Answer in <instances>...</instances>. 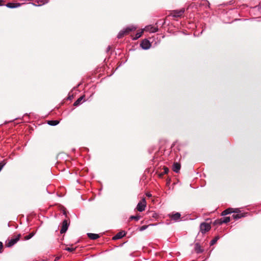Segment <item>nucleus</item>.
<instances>
[{
	"label": "nucleus",
	"mask_w": 261,
	"mask_h": 261,
	"mask_svg": "<svg viewBox=\"0 0 261 261\" xmlns=\"http://www.w3.org/2000/svg\"><path fill=\"white\" fill-rule=\"evenodd\" d=\"M143 30L149 33H155L158 31V27L153 26L152 25H148L145 27Z\"/></svg>",
	"instance_id": "nucleus-6"
},
{
	"label": "nucleus",
	"mask_w": 261,
	"mask_h": 261,
	"mask_svg": "<svg viewBox=\"0 0 261 261\" xmlns=\"http://www.w3.org/2000/svg\"><path fill=\"white\" fill-rule=\"evenodd\" d=\"M230 217H224L223 218H221L219 220V223L220 224H221L222 223H228L230 221Z\"/></svg>",
	"instance_id": "nucleus-15"
},
{
	"label": "nucleus",
	"mask_w": 261,
	"mask_h": 261,
	"mask_svg": "<svg viewBox=\"0 0 261 261\" xmlns=\"http://www.w3.org/2000/svg\"><path fill=\"white\" fill-rule=\"evenodd\" d=\"M84 98V96H82L80 97H79L74 103L73 105L74 106H79L81 103L82 101L83 100Z\"/></svg>",
	"instance_id": "nucleus-17"
},
{
	"label": "nucleus",
	"mask_w": 261,
	"mask_h": 261,
	"mask_svg": "<svg viewBox=\"0 0 261 261\" xmlns=\"http://www.w3.org/2000/svg\"><path fill=\"white\" fill-rule=\"evenodd\" d=\"M143 32H144V30H142L141 31L137 33L135 35V36L133 38V39L137 40L138 38H139L140 37H141V36L142 35Z\"/></svg>",
	"instance_id": "nucleus-18"
},
{
	"label": "nucleus",
	"mask_w": 261,
	"mask_h": 261,
	"mask_svg": "<svg viewBox=\"0 0 261 261\" xmlns=\"http://www.w3.org/2000/svg\"><path fill=\"white\" fill-rule=\"evenodd\" d=\"M180 169V165L178 163H174L173 165L172 169L173 171L176 173H178Z\"/></svg>",
	"instance_id": "nucleus-13"
},
{
	"label": "nucleus",
	"mask_w": 261,
	"mask_h": 261,
	"mask_svg": "<svg viewBox=\"0 0 261 261\" xmlns=\"http://www.w3.org/2000/svg\"><path fill=\"white\" fill-rule=\"evenodd\" d=\"M137 28L133 25L129 26L123 30L121 31L117 35V38L120 39L123 37L124 35L128 34L129 32L136 30Z\"/></svg>",
	"instance_id": "nucleus-1"
},
{
	"label": "nucleus",
	"mask_w": 261,
	"mask_h": 261,
	"mask_svg": "<svg viewBox=\"0 0 261 261\" xmlns=\"http://www.w3.org/2000/svg\"><path fill=\"white\" fill-rule=\"evenodd\" d=\"M68 224L67 220H64L63 222V223H62V228L60 230V233H65L68 229Z\"/></svg>",
	"instance_id": "nucleus-9"
},
{
	"label": "nucleus",
	"mask_w": 261,
	"mask_h": 261,
	"mask_svg": "<svg viewBox=\"0 0 261 261\" xmlns=\"http://www.w3.org/2000/svg\"><path fill=\"white\" fill-rule=\"evenodd\" d=\"M244 216L243 215V214H233L232 215V217L234 219H240L242 217H243Z\"/></svg>",
	"instance_id": "nucleus-20"
},
{
	"label": "nucleus",
	"mask_w": 261,
	"mask_h": 261,
	"mask_svg": "<svg viewBox=\"0 0 261 261\" xmlns=\"http://www.w3.org/2000/svg\"><path fill=\"white\" fill-rule=\"evenodd\" d=\"M3 1L0 0V6H3Z\"/></svg>",
	"instance_id": "nucleus-30"
},
{
	"label": "nucleus",
	"mask_w": 261,
	"mask_h": 261,
	"mask_svg": "<svg viewBox=\"0 0 261 261\" xmlns=\"http://www.w3.org/2000/svg\"><path fill=\"white\" fill-rule=\"evenodd\" d=\"M35 235V232H32L29 235H27L24 237L25 240H28L32 238Z\"/></svg>",
	"instance_id": "nucleus-21"
},
{
	"label": "nucleus",
	"mask_w": 261,
	"mask_h": 261,
	"mask_svg": "<svg viewBox=\"0 0 261 261\" xmlns=\"http://www.w3.org/2000/svg\"><path fill=\"white\" fill-rule=\"evenodd\" d=\"M170 218L175 221H177L180 218V214L179 213L169 215Z\"/></svg>",
	"instance_id": "nucleus-10"
},
{
	"label": "nucleus",
	"mask_w": 261,
	"mask_h": 261,
	"mask_svg": "<svg viewBox=\"0 0 261 261\" xmlns=\"http://www.w3.org/2000/svg\"><path fill=\"white\" fill-rule=\"evenodd\" d=\"M218 237H216L215 239L211 241V245H213L217 241Z\"/></svg>",
	"instance_id": "nucleus-25"
},
{
	"label": "nucleus",
	"mask_w": 261,
	"mask_h": 261,
	"mask_svg": "<svg viewBox=\"0 0 261 261\" xmlns=\"http://www.w3.org/2000/svg\"><path fill=\"white\" fill-rule=\"evenodd\" d=\"M59 259V257H56V259H55V261H57V260H58Z\"/></svg>",
	"instance_id": "nucleus-31"
},
{
	"label": "nucleus",
	"mask_w": 261,
	"mask_h": 261,
	"mask_svg": "<svg viewBox=\"0 0 261 261\" xmlns=\"http://www.w3.org/2000/svg\"><path fill=\"white\" fill-rule=\"evenodd\" d=\"M149 225H143L141 227H140L139 228V230L140 231H142L144 230H145L148 227Z\"/></svg>",
	"instance_id": "nucleus-23"
},
{
	"label": "nucleus",
	"mask_w": 261,
	"mask_h": 261,
	"mask_svg": "<svg viewBox=\"0 0 261 261\" xmlns=\"http://www.w3.org/2000/svg\"><path fill=\"white\" fill-rule=\"evenodd\" d=\"M131 220H135L136 221H138L140 219V216H132L129 218Z\"/></svg>",
	"instance_id": "nucleus-22"
},
{
	"label": "nucleus",
	"mask_w": 261,
	"mask_h": 261,
	"mask_svg": "<svg viewBox=\"0 0 261 261\" xmlns=\"http://www.w3.org/2000/svg\"><path fill=\"white\" fill-rule=\"evenodd\" d=\"M59 123V121L58 120H49L48 121L47 123L51 126H55L57 125Z\"/></svg>",
	"instance_id": "nucleus-19"
},
{
	"label": "nucleus",
	"mask_w": 261,
	"mask_h": 261,
	"mask_svg": "<svg viewBox=\"0 0 261 261\" xmlns=\"http://www.w3.org/2000/svg\"><path fill=\"white\" fill-rule=\"evenodd\" d=\"M146 196H147L148 197H151L152 196L151 194V193H147L146 194Z\"/></svg>",
	"instance_id": "nucleus-29"
},
{
	"label": "nucleus",
	"mask_w": 261,
	"mask_h": 261,
	"mask_svg": "<svg viewBox=\"0 0 261 261\" xmlns=\"http://www.w3.org/2000/svg\"><path fill=\"white\" fill-rule=\"evenodd\" d=\"M146 206V202L145 198H143L137 204V209L139 212H143Z\"/></svg>",
	"instance_id": "nucleus-3"
},
{
	"label": "nucleus",
	"mask_w": 261,
	"mask_h": 261,
	"mask_svg": "<svg viewBox=\"0 0 261 261\" xmlns=\"http://www.w3.org/2000/svg\"><path fill=\"white\" fill-rule=\"evenodd\" d=\"M211 225L210 224L207 223H202L200 224V230L202 233H205L206 232L209 231L211 229Z\"/></svg>",
	"instance_id": "nucleus-5"
},
{
	"label": "nucleus",
	"mask_w": 261,
	"mask_h": 261,
	"mask_svg": "<svg viewBox=\"0 0 261 261\" xmlns=\"http://www.w3.org/2000/svg\"><path fill=\"white\" fill-rule=\"evenodd\" d=\"M32 4H33V5H34V6H37V5H36V4H34V3H32Z\"/></svg>",
	"instance_id": "nucleus-32"
},
{
	"label": "nucleus",
	"mask_w": 261,
	"mask_h": 261,
	"mask_svg": "<svg viewBox=\"0 0 261 261\" xmlns=\"http://www.w3.org/2000/svg\"><path fill=\"white\" fill-rule=\"evenodd\" d=\"M163 170H164V173L165 174H167L169 171V169L167 168V167H164L163 168Z\"/></svg>",
	"instance_id": "nucleus-26"
},
{
	"label": "nucleus",
	"mask_w": 261,
	"mask_h": 261,
	"mask_svg": "<svg viewBox=\"0 0 261 261\" xmlns=\"http://www.w3.org/2000/svg\"><path fill=\"white\" fill-rule=\"evenodd\" d=\"M6 6L9 8H15L20 7L21 4L19 3H9Z\"/></svg>",
	"instance_id": "nucleus-12"
},
{
	"label": "nucleus",
	"mask_w": 261,
	"mask_h": 261,
	"mask_svg": "<svg viewBox=\"0 0 261 261\" xmlns=\"http://www.w3.org/2000/svg\"><path fill=\"white\" fill-rule=\"evenodd\" d=\"M87 235L88 237L91 240H96L99 237V235L96 233H88Z\"/></svg>",
	"instance_id": "nucleus-16"
},
{
	"label": "nucleus",
	"mask_w": 261,
	"mask_h": 261,
	"mask_svg": "<svg viewBox=\"0 0 261 261\" xmlns=\"http://www.w3.org/2000/svg\"><path fill=\"white\" fill-rule=\"evenodd\" d=\"M21 235L20 234H18L16 237L14 238H12L10 240H8L6 241V245L7 247H10L15 244L20 239Z\"/></svg>",
	"instance_id": "nucleus-2"
},
{
	"label": "nucleus",
	"mask_w": 261,
	"mask_h": 261,
	"mask_svg": "<svg viewBox=\"0 0 261 261\" xmlns=\"http://www.w3.org/2000/svg\"><path fill=\"white\" fill-rule=\"evenodd\" d=\"M4 166V164H3L2 163H0V171H1L2 168H3Z\"/></svg>",
	"instance_id": "nucleus-28"
},
{
	"label": "nucleus",
	"mask_w": 261,
	"mask_h": 261,
	"mask_svg": "<svg viewBox=\"0 0 261 261\" xmlns=\"http://www.w3.org/2000/svg\"><path fill=\"white\" fill-rule=\"evenodd\" d=\"M185 9L182 8L180 10H174L171 12L170 15L174 17H181L185 12Z\"/></svg>",
	"instance_id": "nucleus-4"
},
{
	"label": "nucleus",
	"mask_w": 261,
	"mask_h": 261,
	"mask_svg": "<svg viewBox=\"0 0 261 261\" xmlns=\"http://www.w3.org/2000/svg\"><path fill=\"white\" fill-rule=\"evenodd\" d=\"M239 211L238 208H228L222 213V215L224 216L232 213H238Z\"/></svg>",
	"instance_id": "nucleus-8"
},
{
	"label": "nucleus",
	"mask_w": 261,
	"mask_h": 261,
	"mask_svg": "<svg viewBox=\"0 0 261 261\" xmlns=\"http://www.w3.org/2000/svg\"><path fill=\"white\" fill-rule=\"evenodd\" d=\"M194 249L197 253H202L203 251V250L201 249L200 245L198 243L195 244Z\"/></svg>",
	"instance_id": "nucleus-14"
},
{
	"label": "nucleus",
	"mask_w": 261,
	"mask_h": 261,
	"mask_svg": "<svg viewBox=\"0 0 261 261\" xmlns=\"http://www.w3.org/2000/svg\"><path fill=\"white\" fill-rule=\"evenodd\" d=\"M65 250L69 252H72L75 250V248L67 247Z\"/></svg>",
	"instance_id": "nucleus-24"
},
{
	"label": "nucleus",
	"mask_w": 261,
	"mask_h": 261,
	"mask_svg": "<svg viewBox=\"0 0 261 261\" xmlns=\"http://www.w3.org/2000/svg\"><path fill=\"white\" fill-rule=\"evenodd\" d=\"M140 46L144 49H148L150 47L151 43L148 40L144 39L141 42Z\"/></svg>",
	"instance_id": "nucleus-7"
},
{
	"label": "nucleus",
	"mask_w": 261,
	"mask_h": 261,
	"mask_svg": "<svg viewBox=\"0 0 261 261\" xmlns=\"http://www.w3.org/2000/svg\"><path fill=\"white\" fill-rule=\"evenodd\" d=\"M125 234H126V233L124 231H120V232H118V233H117L115 236H114L113 237V240H116L121 239L124 236H125Z\"/></svg>",
	"instance_id": "nucleus-11"
},
{
	"label": "nucleus",
	"mask_w": 261,
	"mask_h": 261,
	"mask_svg": "<svg viewBox=\"0 0 261 261\" xmlns=\"http://www.w3.org/2000/svg\"><path fill=\"white\" fill-rule=\"evenodd\" d=\"M3 247V243L1 242H0V253L2 252Z\"/></svg>",
	"instance_id": "nucleus-27"
}]
</instances>
